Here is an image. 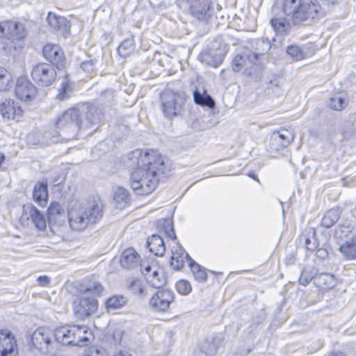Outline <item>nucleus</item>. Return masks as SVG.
I'll list each match as a JSON object with an SVG mask.
<instances>
[{
  "label": "nucleus",
  "instance_id": "obj_31",
  "mask_svg": "<svg viewBox=\"0 0 356 356\" xmlns=\"http://www.w3.org/2000/svg\"><path fill=\"white\" fill-rule=\"evenodd\" d=\"M339 250L347 259H356V235L341 244Z\"/></svg>",
  "mask_w": 356,
  "mask_h": 356
},
{
  "label": "nucleus",
  "instance_id": "obj_55",
  "mask_svg": "<svg viewBox=\"0 0 356 356\" xmlns=\"http://www.w3.org/2000/svg\"><path fill=\"white\" fill-rule=\"evenodd\" d=\"M38 284L42 286H47L50 282V279L46 275L39 276L37 279Z\"/></svg>",
  "mask_w": 356,
  "mask_h": 356
},
{
  "label": "nucleus",
  "instance_id": "obj_39",
  "mask_svg": "<svg viewBox=\"0 0 356 356\" xmlns=\"http://www.w3.org/2000/svg\"><path fill=\"white\" fill-rule=\"evenodd\" d=\"M189 267L193 273L194 278L200 282H205L207 280V274L204 268L190 259Z\"/></svg>",
  "mask_w": 356,
  "mask_h": 356
},
{
  "label": "nucleus",
  "instance_id": "obj_46",
  "mask_svg": "<svg viewBox=\"0 0 356 356\" xmlns=\"http://www.w3.org/2000/svg\"><path fill=\"white\" fill-rule=\"evenodd\" d=\"M352 229L351 223L348 221H344L335 229L334 235L336 237L341 238L347 237L351 233Z\"/></svg>",
  "mask_w": 356,
  "mask_h": 356
},
{
  "label": "nucleus",
  "instance_id": "obj_58",
  "mask_svg": "<svg viewBox=\"0 0 356 356\" xmlns=\"http://www.w3.org/2000/svg\"><path fill=\"white\" fill-rule=\"evenodd\" d=\"M113 356H131V355L125 350H120L119 352L116 353Z\"/></svg>",
  "mask_w": 356,
  "mask_h": 356
},
{
  "label": "nucleus",
  "instance_id": "obj_19",
  "mask_svg": "<svg viewBox=\"0 0 356 356\" xmlns=\"http://www.w3.org/2000/svg\"><path fill=\"white\" fill-rule=\"evenodd\" d=\"M42 52L44 58L48 60L52 65L56 66L57 69L63 67L65 56L63 51L58 46L47 44L44 47Z\"/></svg>",
  "mask_w": 356,
  "mask_h": 356
},
{
  "label": "nucleus",
  "instance_id": "obj_42",
  "mask_svg": "<svg viewBox=\"0 0 356 356\" xmlns=\"http://www.w3.org/2000/svg\"><path fill=\"white\" fill-rule=\"evenodd\" d=\"M147 281L154 288H161L165 283V280L162 274L159 273L156 268L152 270L150 275L147 277Z\"/></svg>",
  "mask_w": 356,
  "mask_h": 356
},
{
  "label": "nucleus",
  "instance_id": "obj_26",
  "mask_svg": "<svg viewBox=\"0 0 356 356\" xmlns=\"http://www.w3.org/2000/svg\"><path fill=\"white\" fill-rule=\"evenodd\" d=\"M47 20L49 25L54 30L60 31L63 33H67L70 30V22L64 17L49 13Z\"/></svg>",
  "mask_w": 356,
  "mask_h": 356
},
{
  "label": "nucleus",
  "instance_id": "obj_33",
  "mask_svg": "<svg viewBox=\"0 0 356 356\" xmlns=\"http://www.w3.org/2000/svg\"><path fill=\"white\" fill-rule=\"evenodd\" d=\"M193 99L196 104L202 106H207L213 108L215 106V102L211 95H208L206 90L201 93L197 90L193 92Z\"/></svg>",
  "mask_w": 356,
  "mask_h": 356
},
{
  "label": "nucleus",
  "instance_id": "obj_15",
  "mask_svg": "<svg viewBox=\"0 0 356 356\" xmlns=\"http://www.w3.org/2000/svg\"><path fill=\"white\" fill-rule=\"evenodd\" d=\"M0 356H18L17 342L8 330H0Z\"/></svg>",
  "mask_w": 356,
  "mask_h": 356
},
{
  "label": "nucleus",
  "instance_id": "obj_23",
  "mask_svg": "<svg viewBox=\"0 0 356 356\" xmlns=\"http://www.w3.org/2000/svg\"><path fill=\"white\" fill-rule=\"evenodd\" d=\"M65 210L63 207L57 202H52L48 208L49 222L60 226L65 222Z\"/></svg>",
  "mask_w": 356,
  "mask_h": 356
},
{
  "label": "nucleus",
  "instance_id": "obj_27",
  "mask_svg": "<svg viewBox=\"0 0 356 356\" xmlns=\"http://www.w3.org/2000/svg\"><path fill=\"white\" fill-rule=\"evenodd\" d=\"M314 284L320 289L327 290L333 288L336 285L337 280L332 274L321 273L314 277Z\"/></svg>",
  "mask_w": 356,
  "mask_h": 356
},
{
  "label": "nucleus",
  "instance_id": "obj_53",
  "mask_svg": "<svg viewBox=\"0 0 356 356\" xmlns=\"http://www.w3.org/2000/svg\"><path fill=\"white\" fill-rule=\"evenodd\" d=\"M81 67L84 72L91 73L94 70L95 62L92 60H85L81 63Z\"/></svg>",
  "mask_w": 356,
  "mask_h": 356
},
{
  "label": "nucleus",
  "instance_id": "obj_24",
  "mask_svg": "<svg viewBox=\"0 0 356 356\" xmlns=\"http://www.w3.org/2000/svg\"><path fill=\"white\" fill-rule=\"evenodd\" d=\"M33 200L42 207L46 206L48 200L47 182L38 181L33 191Z\"/></svg>",
  "mask_w": 356,
  "mask_h": 356
},
{
  "label": "nucleus",
  "instance_id": "obj_56",
  "mask_svg": "<svg viewBox=\"0 0 356 356\" xmlns=\"http://www.w3.org/2000/svg\"><path fill=\"white\" fill-rule=\"evenodd\" d=\"M316 255L318 258L324 259L327 257L328 252L325 248H318L316 250Z\"/></svg>",
  "mask_w": 356,
  "mask_h": 356
},
{
  "label": "nucleus",
  "instance_id": "obj_34",
  "mask_svg": "<svg viewBox=\"0 0 356 356\" xmlns=\"http://www.w3.org/2000/svg\"><path fill=\"white\" fill-rule=\"evenodd\" d=\"M114 200L118 207L123 209L131 202V195L126 188L118 187L115 191Z\"/></svg>",
  "mask_w": 356,
  "mask_h": 356
},
{
  "label": "nucleus",
  "instance_id": "obj_38",
  "mask_svg": "<svg viewBox=\"0 0 356 356\" xmlns=\"http://www.w3.org/2000/svg\"><path fill=\"white\" fill-rule=\"evenodd\" d=\"M128 301L127 297L122 295H114L105 302V306L107 309H118L124 307Z\"/></svg>",
  "mask_w": 356,
  "mask_h": 356
},
{
  "label": "nucleus",
  "instance_id": "obj_35",
  "mask_svg": "<svg viewBox=\"0 0 356 356\" xmlns=\"http://www.w3.org/2000/svg\"><path fill=\"white\" fill-rule=\"evenodd\" d=\"M339 217L340 211L339 209H331L324 214L321 220V226L330 228L337 222Z\"/></svg>",
  "mask_w": 356,
  "mask_h": 356
},
{
  "label": "nucleus",
  "instance_id": "obj_37",
  "mask_svg": "<svg viewBox=\"0 0 356 356\" xmlns=\"http://www.w3.org/2000/svg\"><path fill=\"white\" fill-rule=\"evenodd\" d=\"M115 91L107 89L103 91L97 99V104L104 107H110L115 104Z\"/></svg>",
  "mask_w": 356,
  "mask_h": 356
},
{
  "label": "nucleus",
  "instance_id": "obj_12",
  "mask_svg": "<svg viewBox=\"0 0 356 356\" xmlns=\"http://www.w3.org/2000/svg\"><path fill=\"white\" fill-rule=\"evenodd\" d=\"M294 138L295 134L286 129H281L273 131L269 140V152L275 154L286 148L294 140Z\"/></svg>",
  "mask_w": 356,
  "mask_h": 356
},
{
  "label": "nucleus",
  "instance_id": "obj_13",
  "mask_svg": "<svg viewBox=\"0 0 356 356\" xmlns=\"http://www.w3.org/2000/svg\"><path fill=\"white\" fill-rule=\"evenodd\" d=\"M174 293L168 289H159L149 300V305L156 312H165L174 300Z\"/></svg>",
  "mask_w": 356,
  "mask_h": 356
},
{
  "label": "nucleus",
  "instance_id": "obj_11",
  "mask_svg": "<svg viewBox=\"0 0 356 356\" xmlns=\"http://www.w3.org/2000/svg\"><path fill=\"white\" fill-rule=\"evenodd\" d=\"M52 337L53 334L49 329L39 327L32 334V343L42 354L47 355L54 349Z\"/></svg>",
  "mask_w": 356,
  "mask_h": 356
},
{
  "label": "nucleus",
  "instance_id": "obj_49",
  "mask_svg": "<svg viewBox=\"0 0 356 356\" xmlns=\"http://www.w3.org/2000/svg\"><path fill=\"white\" fill-rule=\"evenodd\" d=\"M176 289L177 292L181 295H188L192 291L191 283L186 280H180L176 283Z\"/></svg>",
  "mask_w": 356,
  "mask_h": 356
},
{
  "label": "nucleus",
  "instance_id": "obj_40",
  "mask_svg": "<svg viewBox=\"0 0 356 356\" xmlns=\"http://www.w3.org/2000/svg\"><path fill=\"white\" fill-rule=\"evenodd\" d=\"M135 44L134 38L131 36L123 40L118 49L119 55L122 58H127L134 52Z\"/></svg>",
  "mask_w": 356,
  "mask_h": 356
},
{
  "label": "nucleus",
  "instance_id": "obj_28",
  "mask_svg": "<svg viewBox=\"0 0 356 356\" xmlns=\"http://www.w3.org/2000/svg\"><path fill=\"white\" fill-rule=\"evenodd\" d=\"M83 111L86 113V120L91 124L98 123L104 116L102 109L90 103H87L83 106Z\"/></svg>",
  "mask_w": 356,
  "mask_h": 356
},
{
  "label": "nucleus",
  "instance_id": "obj_10",
  "mask_svg": "<svg viewBox=\"0 0 356 356\" xmlns=\"http://www.w3.org/2000/svg\"><path fill=\"white\" fill-rule=\"evenodd\" d=\"M98 301L93 297L79 296L73 301V311L79 319H85L97 312Z\"/></svg>",
  "mask_w": 356,
  "mask_h": 356
},
{
  "label": "nucleus",
  "instance_id": "obj_3",
  "mask_svg": "<svg viewBox=\"0 0 356 356\" xmlns=\"http://www.w3.org/2000/svg\"><path fill=\"white\" fill-rule=\"evenodd\" d=\"M276 4L294 24L314 19L321 8L317 0H277Z\"/></svg>",
  "mask_w": 356,
  "mask_h": 356
},
{
  "label": "nucleus",
  "instance_id": "obj_57",
  "mask_svg": "<svg viewBox=\"0 0 356 356\" xmlns=\"http://www.w3.org/2000/svg\"><path fill=\"white\" fill-rule=\"evenodd\" d=\"M327 356H346V355L341 351H332L328 354Z\"/></svg>",
  "mask_w": 356,
  "mask_h": 356
},
{
  "label": "nucleus",
  "instance_id": "obj_21",
  "mask_svg": "<svg viewBox=\"0 0 356 356\" xmlns=\"http://www.w3.org/2000/svg\"><path fill=\"white\" fill-rule=\"evenodd\" d=\"M140 263V255L133 248L124 250L120 257V264L123 268L132 269L138 266Z\"/></svg>",
  "mask_w": 356,
  "mask_h": 356
},
{
  "label": "nucleus",
  "instance_id": "obj_50",
  "mask_svg": "<svg viewBox=\"0 0 356 356\" xmlns=\"http://www.w3.org/2000/svg\"><path fill=\"white\" fill-rule=\"evenodd\" d=\"M69 83L65 79L60 84V88L58 89V92L56 95L57 99L59 100H65L66 99H68L70 97L69 95Z\"/></svg>",
  "mask_w": 356,
  "mask_h": 356
},
{
  "label": "nucleus",
  "instance_id": "obj_25",
  "mask_svg": "<svg viewBox=\"0 0 356 356\" xmlns=\"http://www.w3.org/2000/svg\"><path fill=\"white\" fill-rule=\"evenodd\" d=\"M149 251L157 257H163L165 252L163 239L158 234H152L147 240Z\"/></svg>",
  "mask_w": 356,
  "mask_h": 356
},
{
  "label": "nucleus",
  "instance_id": "obj_59",
  "mask_svg": "<svg viewBox=\"0 0 356 356\" xmlns=\"http://www.w3.org/2000/svg\"><path fill=\"white\" fill-rule=\"evenodd\" d=\"M248 176L252 178L253 179L256 180L257 181L259 182V179L254 173H250L248 174Z\"/></svg>",
  "mask_w": 356,
  "mask_h": 356
},
{
  "label": "nucleus",
  "instance_id": "obj_44",
  "mask_svg": "<svg viewBox=\"0 0 356 356\" xmlns=\"http://www.w3.org/2000/svg\"><path fill=\"white\" fill-rule=\"evenodd\" d=\"M254 50L260 56L266 54L271 48L270 40L266 38H261L254 41Z\"/></svg>",
  "mask_w": 356,
  "mask_h": 356
},
{
  "label": "nucleus",
  "instance_id": "obj_41",
  "mask_svg": "<svg viewBox=\"0 0 356 356\" xmlns=\"http://www.w3.org/2000/svg\"><path fill=\"white\" fill-rule=\"evenodd\" d=\"M348 104V99L339 95H336L330 98L328 102V106L334 111H342Z\"/></svg>",
  "mask_w": 356,
  "mask_h": 356
},
{
  "label": "nucleus",
  "instance_id": "obj_51",
  "mask_svg": "<svg viewBox=\"0 0 356 356\" xmlns=\"http://www.w3.org/2000/svg\"><path fill=\"white\" fill-rule=\"evenodd\" d=\"M245 58L241 55H237L232 60V69L235 72H238L241 70L244 65Z\"/></svg>",
  "mask_w": 356,
  "mask_h": 356
},
{
  "label": "nucleus",
  "instance_id": "obj_4",
  "mask_svg": "<svg viewBox=\"0 0 356 356\" xmlns=\"http://www.w3.org/2000/svg\"><path fill=\"white\" fill-rule=\"evenodd\" d=\"M91 332L84 325H66L55 330L54 337L56 341L64 345L77 346H87Z\"/></svg>",
  "mask_w": 356,
  "mask_h": 356
},
{
  "label": "nucleus",
  "instance_id": "obj_17",
  "mask_svg": "<svg viewBox=\"0 0 356 356\" xmlns=\"http://www.w3.org/2000/svg\"><path fill=\"white\" fill-rule=\"evenodd\" d=\"M37 94V88L30 81L25 78L17 80L15 86V95L17 97L23 101L33 99Z\"/></svg>",
  "mask_w": 356,
  "mask_h": 356
},
{
  "label": "nucleus",
  "instance_id": "obj_7",
  "mask_svg": "<svg viewBox=\"0 0 356 356\" xmlns=\"http://www.w3.org/2000/svg\"><path fill=\"white\" fill-rule=\"evenodd\" d=\"M31 76L40 86L47 87L56 81L57 73L54 65L41 63L33 66Z\"/></svg>",
  "mask_w": 356,
  "mask_h": 356
},
{
  "label": "nucleus",
  "instance_id": "obj_20",
  "mask_svg": "<svg viewBox=\"0 0 356 356\" xmlns=\"http://www.w3.org/2000/svg\"><path fill=\"white\" fill-rule=\"evenodd\" d=\"M172 255L170 258V265L175 270H180L184 267L185 260L188 261L190 263V259H191L184 249L177 244L172 248Z\"/></svg>",
  "mask_w": 356,
  "mask_h": 356
},
{
  "label": "nucleus",
  "instance_id": "obj_14",
  "mask_svg": "<svg viewBox=\"0 0 356 356\" xmlns=\"http://www.w3.org/2000/svg\"><path fill=\"white\" fill-rule=\"evenodd\" d=\"M77 291L81 293H91L96 296H102L104 294L105 288L95 275H90L83 278L76 284Z\"/></svg>",
  "mask_w": 356,
  "mask_h": 356
},
{
  "label": "nucleus",
  "instance_id": "obj_22",
  "mask_svg": "<svg viewBox=\"0 0 356 356\" xmlns=\"http://www.w3.org/2000/svg\"><path fill=\"white\" fill-rule=\"evenodd\" d=\"M222 342V339L220 336L208 337L201 343L200 349L207 356H215Z\"/></svg>",
  "mask_w": 356,
  "mask_h": 356
},
{
  "label": "nucleus",
  "instance_id": "obj_43",
  "mask_svg": "<svg viewBox=\"0 0 356 356\" xmlns=\"http://www.w3.org/2000/svg\"><path fill=\"white\" fill-rule=\"evenodd\" d=\"M12 76L5 68L0 67V90L6 91L12 86Z\"/></svg>",
  "mask_w": 356,
  "mask_h": 356
},
{
  "label": "nucleus",
  "instance_id": "obj_32",
  "mask_svg": "<svg viewBox=\"0 0 356 356\" xmlns=\"http://www.w3.org/2000/svg\"><path fill=\"white\" fill-rule=\"evenodd\" d=\"M302 237L305 240V247L309 251H314L318 247V242L316 238V230L312 227L305 229Z\"/></svg>",
  "mask_w": 356,
  "mask_h": 356
},
{
  "label": "nucleus",
  "instance_id": "obj_45",
  "mask_svg": "<svg viewBox=\"0 0 356 356\" xmlns=\"http://www.w3.org/2000/svg\"><path fill=\"white\" fill-rule=\"evenodd\" d=\"M202 56L208 64L213 67H218L223 60L222 54H213V50H209L208 52L204 53Z\"/></svg>",
  "mask_w": 356,
  "mask_h": 356
},
{
  "label": "nucleus",
  "instance_id": "obj_29",
  "mask_svg": "<svg viewBox=\"0 0 356 356\" xmlns=\"http://www.w3.org/2000/svg\"><path fill=\"white\" fill-rule=\"evenodd\" d=\"M127 289L134 295L144 298L148 294L147 287L140 279H130L127 281Z\"/></svg>",
  "mask_w": 356,
  "mask_h": 356
},
{
  "label": "nucleus",
  "instance_id": "obj_18",
  "mask_svg": "<svg viewBox=\"0 0 356 356\" xmlns=\"http://www.w3.org/2000/svg\"><path fill=\"white\" fill-rule=\"evenodd\" d=\"M0 114L6 120H16L22 117L23 110L13 100L6 99L0 104Z\"/></svg>",
  "mask_w": 356,
  "mask_h": 356
},
{
  "label": "nucleus",
  "instance_id": "obj_6",
  "mask_svg": "<svg viewBox=\"0 0 356 356\" xmlns=\"http://www.w3.org/2000/svg\"><path fill=\"white\" fill-rule=\"evenodd\" d=\"M185 97L182 94L166 90L161 95V107L164 116L172 119L179 115L183 110Z\"/></svg>",
  "mask_w": 356,
  "mask_h": 356
},
{
  "label": "nucleus",
  "instance_id": "obj_54",
  "mask_svg": "<svg viewBox=\"0 0 356 356\" xmlns=\"http://www.w3.org/2000/svg\"><path fill=\"white\" fill-rule=\"evenodd\" d=\"M243 56L245 59H248L252 64H255L260 55L254 51V52H250L249 54H245Z\"/></svg>",
  "mask_w": 356,
  "mask_h": 356
},
{
  "label": "nucleus",
  "instance_id": "obj_36",
  "mask_svg": "<svg viewBox=\"0 0 356 356\" xmlns=\"http://www.w3.org/2000/svg\"><path fill=\"white\" fill-rule=\"evenodd\" d=\"M270 24L277 34L286 35L290 30L291 25L284 18H273L270 20Z\"/></svg>",
  "mask_w": 356,
  "mask_h": 356
},
{
  "label": "nucleus",
  "instance_id": "obj_1",
  "mask_svg": "<svg viewBox=\"0 0 356 356\" xmlns=\"http://www.w3.org/2000/svg\"><path fill=\"white\" fill-rule=\"evenodd\" d=\"M129 159L137 164L130 177V186L139 195L152 193L158 186L160 175L169 170L165 159L156 150L143 153L136 149L130 154Z\"/></svg>",
  "mask_w": 356,
  "mask_h": 356
},
{
  "label": "nucleus",
  "instance_id": "obj_48",
  "mask_svg": "<svg viewBox=\"0 0 356 356\" xmlns=\"http://www.w3.org/2000/svg\"><path fill=\"white\" fill-rule=\"evenodd\" d=\"M161 222L166 236L175 240L177 236L173 228L172 220L171 219H163Z\"/></svg>",
  "mask_w": 356,
  "mask_h": 356
},
{
  "label": "nucleus",
  "instance_id": "obj_52",
  "mask_svg": "<svg viewBox=\"0 0 356 356\" xmlns=\"http://www.w3.org/2000/svg\"><path fill=\"white\" fill-rule=\"evenodd\" d=\"M140 271L147 279V277L150 275L152 270L156 268L155 266L153 268L147 261H141L140 264Z\"/></svg>",
  "mask_w": 356,
  "mask_h": 356
},
{
  "label": "nucleus",
  "instance_id": "obj_5",
  "mask_svg": "<svg viewBox=\"0 0 356 356\" xmlns=\"http://www.w3.org/2000/svg\"><path fill=\"white\" fill-rule=\"evenodd\" d=\"M81 112L76 108L66 110L55 122L56 132L66 140L75 138L81 129Z\"/></svg>",
  "mask_w": 356,
  "mask_h": 356
},
{
  "label": "nucleus",
  "instance_id": "obj_8",
  "mask_svg": "<svg viewBox=\"0 0 356 356\" xmlns=\"http://www.w3.org/2000/svg\"><path fill=\"white\" fill-rule=\"evenodd\" d=\"M19 221L24 226L33 225L38 230H44L47 227L44 214L33 204L24 205Z\"/></svg>",
  "mask_w": 356,
  "mask_h": 356
},
{
  "label": "nucleus",
  "instance_id": "obj_2",
  "mask_svg": "<svg viewBox=\"0 0 356 356\" xmlns=\"http://www.w3.org/2000/svg\"><path fill=\"white\" fill-rule=\"evenodd\" d=\"M68 220L70 227L74 231H82L88 225L95 224L103 216V204L99 199L94 200L82 207L75 204L68 209Z\"/></svg>",
  "mask_w": 356,
  "mask_h": 356
},
{
  "label": "nucleus",
  "instance_id": "obj_16",
  "mask_svg": "<svg viewBox=\"0 0 356 356\" xmlns=\"http://www.w3.org/2000/svg\"><path fill=\"white\" fill-rule=\"evenodd\" d=\"M25 36V29L21 23L13 21H6L0 23V38L20 40Z\"/></svg>",
  "mask_w": 356,
  "mask_h": 356
},
{
  "label": "nucleus",
  "instance_id": "obj_30",
  "mask_svg": "<svg viewBox=\"0 0 356 356\" xmlns=\"http://www.w3.org/2000/svg\"><path fill=\"white\" fill-rule=\"evenodd\" d=\"M307 47H300L296 44H292L286 47L287 55L294 61H299L305 59L309 55L312 54V51L306 50Z\"/></svg>",
  "mask_w": 356,
  "mask_h": 356
},
{
  "label": "nucleus",
  "instance_id": "obj_47",
  "mask_svg": "<svg viewBox=\"0 0 356 356\" xmlns=\"http://www.w3.org/2000/svg\"><path fill=\"white\" fill-rule=\"evenodd\" d=\"M316 275L317 274H316L314 268L311 270L304 268L299 277V283L301 285L306 286L309 283L310 281L312 280H314V277H316Z\"/></svg>",
  "mask_w": 356,
  "mask_h": 356
},
{
  "label": "nucleus",
  "instance_id": "obj_9",
  "mask_svg": "<svg viewBox=\"0 0 356 356\" xmlns=\"http://www.w3.org/2000/svg\"><path fill=\"white\" fill-rule=\"evenodd\" d=\"M190 14L197 19L208 22L213 15L212 1L211 0H184Z\"/></svg>",
  "mask_w": 356,
  "mask_h": 356
}]
</instances>
